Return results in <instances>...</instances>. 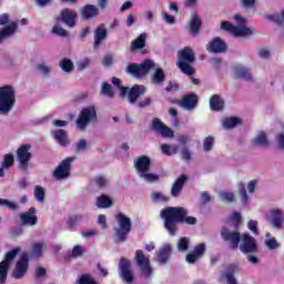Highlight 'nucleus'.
I'll list each match as a JSON object with an SVG mask.
<instances>
[{
  "mask_svg": "<svg viewBox=\"0 0 284 284\" xmlns=\"http://www.w3.org/2000/svg\"><path fill=\"white\" fill-rule=\"evenodd\" d=\"M179 252H187L190 250V239L181 237L178 242Z\"/></svg>",
  "mask_w": 284,
  "mask_h": 284,
  "instance_id": "nucleus-45",
  "label": "nucleus"
},
{
  "mask_svg": "<svg viewBox=\"0 0 284 284\" xmlns=\"http://www.w3.org/2000/svg\"><path fill=\"white\" fill-rule=\"evenodd\" d=\"M206 50L207 52H213V54H223V52H227V43L216 37L209 42Z\"/></svg>",
  "mask_w": 284,
  "mask_h": 284,
  "instance_id": "nucleus-18",
  "label": "nucleus"
},
{
  "mask_svg": "<svg viewBox=\"0 0 284 284\" xmlns=\"http://www.w3.org/2000/svg\"><path fill=\"white\" fill-rule=\"evenodd\" d=\"M59 67L61 68L62 72L70 74V72L74 70V62L68 58H64L60 61Z\"/></svg>",
  "mask_w": 284,
  "mask_h": 284,
  "instance_id": "nucleus-36",
  "label": "nucleus"
},
{
  "mask_svg": "<svg viewBox=\"0 0 284 284\" xmlns=\"http://www.w3.org/2000/svg\"><path fill=\"white\" fill-rule=\"evenodd\" d=\"M115 221L119 225V227L115 229V242L124 243V241H128V234L132 232V220L123 213H118Z\"/></svg>",
  "mask_w": 284,
  "mask_h": 284,
  "instance_id": "nucleus-4",
  "label": "nucleus"
},
{
  "mask_svg": "<svg viewBox=\"0 0 284 284\" xmlns=\"http://www.w3.org/2000/svg\"><path fill=\"white\" fill-rule=\"evenodd\" d=\"M186 182L187 175L182 174L180 178H178L171 187V195L175 199L181 196V193L183 192V187L185 186Z\"/></svg>",
  "mask_w": 284,
  "mask_h": 284,
  "instance_id": "nucleus-23",
  "label": "nucleus"
},
{
  "mask_svg": "<svg viewBox=\"0 0 284 284\" xmlns=\"http://www.w3.org/2000/svg\"><path fill=\"white\" fill-rule=\"evenodd\" d=\"M72 161L74 158H67L60 162V164L53 171V176L57 181H63V179H70V172L72 170Z\"/></svg>",
  "mask_w": 284,
  "mask_h": 284,
  "instance_id": "nucleus-11",
  "label": "nucleus"
},
{
  "mask_svg": "<svg viewBox=\"0 0 284 284\" xmlns=\"http://www.w3.org/2000/svg\"><path fill=\"white\" fill-rule=\"evenodd\" d=\"M148 92V89L144 85L141 84H134L132 88L129 89V98L128 101L131 104L136 103L139 101V97H142V94H145Z\"/></svg>",
  "mask_w": 284,
  "mask_h": 284,
  "instance_id": "nucleus-22",
  "label": "nucleus"
},
{
  "mask_svg": "<svg viewBox=\"0 0 284 284\" xmlns=\"http://www.w3.org/2000/svg\"><path fill=\"white\" fill-rule=\"evenodd\" d=\"M52 32L53 34H58V37H68V31L60 26H54Z\"/></svg>",
  "mask_w": 284,
  "mask_h": 284,
  "instance_id": "nucleus-57",
  "label": "nucleus"
},
{
  "mask_svg": "<svg viewBox=\"0 0 284 284\" xmlns=\"http://www.w3.org/2000/svg\"><path fill=\"white\" fill-rule=\"evenodd\" d=\"M187 214V209L183 206H169L160 212V216L164 221V227L171 236H176V232H179V223L196 225L199 220H196L195 216H189Z\"/></svg>",
  "mask_w": 284,
  "mask_h": 284,
  "instance_id": "nucleus-1",
  "label": "nucleus"
},
{
  "mask_svg": "<svg viewBox=\"0 0 284 284\" xmlns=\"http://www.w3.org/2000/svg\"><path fill=\"white\" fill-rule=\"evenodd\" d=\"M254 145H268L270 142L267 141V135L265 134V132H261L253 141Z\"/></svg>",
  "mask_w": 284,
  "mask_h": 284,
  "instance_id": "nucleus-43",
  "label": "nucleus"
},
{
  "mask_svg": "<svg viewBox=\"0 0 284 284\" xmlns=\"http://www.w3.org/2000/svg\"><path fill=\"white\" fill-rule=\"evenodd\" d=\"M85 150H88V141H85L84 139L79 140L75 143V154L85 152Z\"/></svg>",
  "mask_w": 284,
  "mask_h": 284,
  "instance_id": "nucleus-48",
  "label": "nucleus"
},
{
  "mask_svg": "<svg viewBox=\"0 0 284 284\" xmlns=\"http://www.w3.org/2000/svg\"><path fill=\"white\" fill-rule=\"evenodd\" d=\"M97 206L100 210H106L108 207H112V199L105 194H102L97 199Z\"/></svg>",
  "mask_w": 284,
  "mask_h": 284,
  "instance_id": "nucleus-33",
  "label": "nucleus"
},
{
  "mask_svg": "<svg viewBox=\"0 0 284 284\" xmlns=\"http://www.w3.org/2000/svg\"><path fill=\"white\" fill-rule=\"evenodd\" d=\"M151 199L154 203H168L170 201V197L159 192H153Z\"/></svg>",
  "mask_w": 284,
  "mask_h": 284,
  "instance_id": "nucleus-42",
  "label": "nucleus"
},
{
  "mask_svg": "<svg viewBox=\"0 0 284 284\" xmlns=\"http://www.w3.org/2000/svg\"><path fill=\"white\" fill-rule=\"evenodd\" d=\"M220 236L224 243H229L231 250H239V245H241V232L239 231H230L226 226L222 227L220 232Z\"/></svg>",
  "mask_w": 284,
  "mask_h": 284,
  "instance_id": "nucleus-10",
  "label": "nucleus"
},
{
  "mask_svg": "<svg viewBox=\"0 0 284 284\" xmlns=\"http://www.w3.org/2000/svg\"><path fill=\"white\" fill-rule=\"evenodd\" d=\"M54 141L59 143L62 148H68L70 145V140L68 139V131L63 129H58L51 132Z\"/></svg>",
  "mask_w": 284,
  "mask_h": 284,
  "instance_id": "nucleus-24",
  "label": "nucleus"
},
{
  "mask_svg": "<svg viewBox=\"0 0 284 284\" xmlns=\"http://www.w3.org/2000/svg\"><path fill=\"white\" fill-rule=\"evenodd\" d=\"M151 128L154 132L162 135L163 139L174 138V131L170 126L165 125V123H163L159 118H154L152 120Z\"/></svg>",
  "mask_w": 284,
  "mask_h": 284,
  "instance_id": "nucleus-16",
  "label": "nucleus"
},
{
  "mask_svg": "<svg viewBox=\"0 0 284 284\" xmlns=\"http://www.w3.org/2000/svg\"><path fill=\"white\" fill-rule=\"evenodd\" d=\"M172 254V245L164 244L160 247L159 252L156 253L158 262L160 265H165L170 261V255Z\"/></svg>",
  "mask_w": 284,
  "mask_h": 284,
  "instance_id": "nucleus-26",
  "label": "nucleus"
},
{
  "mask_svg": "<svg viewBox=\"0 0 284 284\" xmlns=\"http://www.w3.org/2000/svg\"><path fill=\"white\" fill-rule=\"evenodd\" d=\"M241 123V119L239 118H227L224 121V128H236Z\"/></svg>",
  "mask_w": 284,
  "mask_h": 284,
  "instance_id": "nucleus-51",
  "label": "nucleus"
},
{
  "mask_svg": "<svg viewBox=\"0 0 284 284\" xmlns=\"http://www.w3.org/2000/svg\"><path fill=\"white\" fill-rule=\"evenodd\" d=\"M242 243L240 244V251L242 254H256L258 252V244L250 233L242 234Z\"/></svg>",
  "mask_w": 284,
  "mask_h": 284,
  "instance_id": "nucleus-12",
  "label": "nucleus"
},
{
  "mask_svg": "<svg viewBox=\"0 0 284 284\" xmlns=\"http://www.w3.org/2000/svg\"><path fill=\"white\" fill-rule=\"evenodd\" d=\"M32 254L38 258L43 255V243L37 242L32 245Z\"/></svg>",
  "mask_w": 284,
  "mask_h": 284,
  "instance_id": "nucleus-47",
  "label": "nucleus"
},
{
  "mask_svg": "<svg viewBox=\"0 0 284 284\" xmlns=\"http://www.w3.org/2000/svg\"><path fill=\"white\" fill-rule=\"evenodd\" d=\"M248 230H251L255 235H258V222L256 220H250L247 223Z\"/></svg>",
  "mask_w": 284,
  "mask_h": 284,
  "instance_id": "nucleus-58",
  "label": "nucleus"
},
{
  "mask_svg": "<svg viewBox=\"0 0 284 284\" xmlns=\"http://www.w3.org/2000/svg\"><path fill=\"white\" fill-rule=\"evenodd\" d=\"M205 251H206L205 244H204V243H200V244H197V245L194 246V248H193L192 252H193L197 257L202 258V256L205 254Z\"/></svg>",
  "mask_w": 284,
  "mask_h": 284,
  "instance_id": "nucleus-49",
  "label": "nucleus"
},
{
  "mask_svg": "<svg viewBox=\"0 0 284 284\" xmlns=\"http://www.w3.org/2000/svg\"><path fill=\"white\" fill-rule=\"evenodd\" d=\"M163 81H165V72H163V69L159 68L151 77V83L159 85L160 83H163Z\"/></svg>",
  "mask_w": 284,
  "mask_h": 284,
  "instance_id": "nucleus-35",
  "label": "nucleus"
},
{
  "mask_svg": "<svg viewBox=\"0 0 284 284\" xmlns=\"http://www.w3.org/2000/svg\"><path fill=\"white\" fill-rule=\"evenodd\" d=\"M227 272L224 274V278H226L227 284H239L236 282V277H234V273L236 272V266L234 264H231L227 266Z\"/></svg>",
  "mask_w": 284,
  "mask_h": 284,
  "instance_id": "nucleus-34",
  "label": "nucleus"
},
{
  "mask_svg": "<svg viewBox=\"0 0 284 284\" xmlns=\"http://www.w3.org/2000/svg\"><path fill=\"white\" fill-rule=\"evenodd\" d=\"M221 196L223 201H226V203H234L235 201V195L232 192H223Z\"/></svg>",
  "mask_w": 284,
  "mask_h": 284,
  "instance_id": "nucleus-59",
  "label": "nucleus"
},
{
  "mask_svg": "<svg viewBox=\"0 0 284 284\" xmlns=\"http://www.w3.org/2000/svg\"><path fill=\"white\" fill-rule=\"evenodd\" d=\"M171 103L184 108V110H194L199 105V95L189 93L182 100H172Z\"/></svg>",
  "mask_w": 284,
  "mask_h": 284,
  "instance_id": "nucleus-15",
  "label": "nucleus"
},
{
  "mask_svg": "<svg viewBox=\"0 0 284 284\" xmlns=\"http://www.w3.org/2000/svg\"><path fill=\"white\" fill-rule=\"evenodd\" d=\"M251 34H254V31L247 27H236L233 31V37H250Z\"/></svg>",
  "mask_w": 284,
  "mask_h": 284,
  "instance_id": "nucleus-37",
  "label": "nucleus"
},
{
  "mask_svg": "<svg viewBox=\"0 0 284 284\" xmlns=\"http://www.w3.org/2000/svg\"><path fill=\"white\" fill-rule=\"evenodd\" d=\"M93 39V50H99V48H101V43L108 39V29L103 23L95 28Z\"/></svg>",
  "mask_w": 284,
  "mask_h": 284,
  "instance_id": "nucleus-19",
  "label": "nucleus"
},
{
  "mask_svg": "<svg viewBox=\"0 0 284 284\" xmlns=\"http://www.w3.org/2000/svg\"><path fill=\"white\" fill-rule=\"evenodd\" d=\"M81 219H83V215H71L67 221V225L69 227H74V225H77Z\"/></svg>",
  "mask_w": 284,
  "mask_h": 284,
  "instance_id": "nucleus-53",
  "label": "nucleus"
},
{
  "mask_svg": "<svg viewBox=\"0 0 284 284\" xmlns=\"http://www.w3.org/2000/svg\"><path fill=\"white\" fill-rule=\"evenodd\" d=\"M210 108L213 112H221L225 108V101L219 94H213L210 99Z\"/></svg>",
  "mask_w": 284,
  "mask_h": 284,
  "instance_id": "nucleus-28",
  "label": "nucleus"
},
{
  "mask_svg": "<svg viewBox=\"0 0 284 284\" xmlns=\"http://www.w3.org/2000/svg\"><path fill=\"white\" fill-rule=\"evenodd\" d=\"M142 179L146 180L149 183H154L156 181H159V175L158 174H154V173H148V172H144L140 175Z\"/></svg>",
  "mask_w": 284,
  "mask_h": 284,
  "instance_id": "nucleus-52",
  "label": "nucleus"
},
{
  "mask_svg": "<svg viewBox=\"0 0 284 284\" xmlns=\"http://www.w3.org/2000/svg\"><path fill=\"white\" fill-rule=\"evenodd\" d=\"M101 92L102 94H104V97H109V99H114V90H112V85H110V83L103 82Z\"/></svg>",
  "mask_w": 284,
  "mask_h": 284,
  "instance_id": "nucleus-44",
  "label": "nucleus"
},
{
  "mask_svg": "<svg viewBox=\"0 0 284 284\" xmlns=\"http://www.w3.org/2000/svg\"><path fill=\"white\" fill-rule=\"evenodd\" d=\"M30 263V255L28 253H23L19 261L16 263V268L13 271V278H23L28 273V267Z\"/></svg>",
  "mask_w": 284,
  "mask_h": 284,
  "instance_id": "nucleus-14",
  "label": "nucleus"
},
{
  "mask_svg": "<svg viewBox=\"0 0 284 284\" xmlns=\"http://www.w3.org/2000/svg\"><path fill=\"white\" fill-rule=\"evenodd\" d=\"M190 26V32L193 34V37H196L201 32V28L203 26V21L196 13H194L191 18V21L189 22Z\"/></svg>",
  "mask_w": 284,
  "mask_h": 284,
  "instance_id": "nucleus-29",
  "label": "nucleus"
},
{
  "mask_svg": "<svg viewBox=\"0 0 284 284\" xmlns=\"http://www.w3.org/2000/svg\"><path fill=\"white\" fill-rule=\"evenodd\" d=\"M234 20L236 21V23L239 26L237 28H243L247 23V20L245 18L241 17L240 14H235Z\"/></svg>",
  "mask_w": 284,
  "mask_h": 284,
  "instance_id": "nucleus-61",
  "label": "nucleus"
},
{
  "mask_svg": "<svg viewBox=\"0 0 284 284\" xmlns=\"http://www.w3.org/2000/svg\"><path fill=\"white\" fill-rule=\"evenodd\" d=\"M34 199L38 201V203H44L45 202V189L41 185L34 186Z\"/></svg>",
  "mask_w": 284,
  "mask_h": 284,
  "instance_id": "nucleus-38",
  "label": "nucleus"
},
{
  "mask_svg": "<svg viewBox=\"0 0 284 284\" xmlns=\"http://www.w3.org/2000/svg\"><path fill=\"white\" fill-rule=\"evenodd\" d=\"M99 17V9L94 4H87L81 9V18L84 21H90V19H94Z\"/></svg>",
  "mask_w": 284,
  "mask_h": 284,
  "instance_id": "nucleus-25",
  "label": "nucleus"
},
{
  "mask_svg": "<svg viewBox=\"0 0 284 284\" xmlns=\"http://www.w3.org/2000/svg\"><path fill=\"white\" fill-rule=\"evenodd\" d=\"M239 192H240V196L243 205H247L250 201V196L247 195V190L245 189V185L240 184Z\"/></svg>",
  "mask_w": 284,
  "mask_h": 284,
  "instance_id": "nucleus-46",
  "label": "nucleus"
},
{
  "mask_svg": "<svg viewBox=\"0 0 284 284\" xmlns=\"http://www.w3.org/2000/svg\"><path fill=\"white\" fill-rule=\"evenodd\" d=\"M151 165L152 162L148 155H141L134 161V168L140 176L145 174V172H150Z\"/></svg>",
  "mask_w": 284,
  "mask_h": 284,
  "instance_id": "nucleus-21",
  "label": "nucleus"
},
{
  "mask_svg": "<svg viewBox=\"0 0 284 284\" xmlns=\"http://www.w3.org/2000/svg\"><path fill=\"white\" fill-rule=\"evenodd\" d=\"M95 184L98 187H105V185H108V180L103 176H99L95 179Z\"/></svg>",
  "mask_w": 284,
  "mask_h": 284,
  "instance_id": "nucleus-62",
  "label": "nucleus"
},
{
  "mask_svg": "<svg viewBox=\"0 0 284 284\" xmlns=\"http://www.w3.org/2000/svg\"><path fill=\"white\" fill-rule=\"evenodd\" d=\"M265 245L266 247H268V250H276L277 247H280L281 244H278L276 237H272L265 241Z\"/></svg>",
  "mask_w": 284,
  "mask_h": 284,
  "instance_id": "nucleus-55",
  "label": "nucleus"
},
{
  "mask_svg": "<svg viewBox=\"0 0 284 284\" xmlns=\"http://www.w3.org/2000/svg\"><path fill=\"white\" fill-rule=\"evenodd\" d=\"M84 252L85 251L83 250V246L77 245L72 248V256L77 258L79 256H82Z\"/></svg>",
  "mask_w": 284,
  "mask_h": 284,
  "instance_id": "nucleus-60",
  "label": "nucleus"
},
{
  "mask_svg": "<svg viewBox=\"0 0 284 284\" xmlns=\"http://www.w3.org/2000/svg\"><path fill=\"white\" fill-rule=\"evenodd\" d=\"M17 103V93L12 85L0 87V112L1 114H8Z\"/></svg>",
  "mask_w": 284,
  "mask_h": 284,
  "instance_id": "nucleus-3",
  "label": "nucleus"
},
{
  "mask_svg": "<svg viewBox=\"0 0 284 284\" xmlns=\"http://www.w3.org/2000/svg\"><path fill=\"white\" fill-rule=\"evenodd\" d=\"M199 258L201 257H197L193 251L186 255L187 263H195Z\"/></svg>",
  "mask_w": 284,
  "mask_h": 284,
  "instance_id": "nucleus-63",
  "label": "nucleus"
},
{
  "mask_svg": "<svg viewBox=\"0 0 284 284\" xmlns=\"http://www.w3.org/2000/svg\"><path fill=\"white\" fill-rule=\"evenodd\" d=\"M234 72L237 79H244V81H252V73L247 68L239 64L234 67Z\"/></svg>",
  "mask_w": 284,
  "mask_h": 284,
  "instance_id": "nucleus-32",
  "label": "nucleus"
},
{
  "mask_svg": "<svg viewBox=\"0 0 284 284\" xmlns=\"http://www.w3.org/2000/svg\"><path fill=\"white\" fill-rule=\"evenodd\" d=\"M154 62L152 60H144L142 63H129L126 67V74H131L135 79H143L146 77L150 70L154 68Z\"/></svg>",
  "mask_w": 284,
  "mask_h": 284,
  "instance_id": "nucleus-5",
  "label": "nucleus"
},
{
  "mask_svg": "<svg viewBox=\"0 0 284 284\" xmlns=\"http://www.w3.org/2000/svg\"><path fill=\"white\" fill-rule=\"evenodd\" d=\"M88 65H90V59H88V58L78 63L79 70H85V68H88Z\"/></svg>",
  "mask_w": 284,
  "mask_h": 284,
  "instance_id": "nucleus-64",
  "label": "nucleus"
},
{
  "mask_svg": "<svg viewBox=\"0 0 284 284\" xmlns=\"http://www.w3.org/2000/svg\"><path fill=\"white\" fill-rule=\"evenodd\" d=\"M17 22H11L9 26H4L0 29V43H3L6 39H9V37H12L14 32H17Z\"/></svg>",
  "mask_w": 284,
  "mask_h": 284,
  "instance_id": "nucleus-27",
  "label": "nucleus"
},
{
  "mask_svg": "<svg viewBox=\"0 0 284 284\" xmlns=\"http://www.w3.org/2000/svg\"><path fill=\"white\" fill-rule=\"evenodd\" d=\"M0 165H2V168H7V170H10V168L14 165V155L12 153L4 154Z\"/></svg>",
  "mask_w": 284,
  "mask_h": 284,
  "instance_id": "nucleus-40",
  "label": "nucleus"
},
{
  "mask_svg": "<svg viewBox=\"0 0 284 284\" xmlns=\"http://www.w3.org/2000/svg\"><path fill=\"white\" fill-rule=\"evenodd\" d=\"M37 209L31 206L29 211L22 213L20 215L21 225H29L30 227L37 225L39 223V217H37Z\"/></svg>",
  "mask_w": 284,
  "mask_h": 284,
  "instance_id": "nucleus-20",
  "label": "nucleus"
},
{
  "mask_svg": "<svg viewBox=\"0 0 284 284\" xmlns=\"http://www.w3.org/2000/svg\"><path fill=\"white\" fill-rule=\"evenodd\" d=\"M120 277L124 283L132 284L134 283V273H132V262L126 257L120 258L119 263Z\"/></svg>",
  "mask_w": 284,
  "mask_h": 284,
  "instance_id": "nucleus-13",
  "label": "nucleus"
},
{
  "mask_svg": "<svg viewBox=\"0 0 284 284\" xmlns=\"http://www.w3.org/2000/svg\"><path fill=\"white\" fill-rule=\"evenodd\" d=\"M58 21H62V23H65L69 28H74V26H77V11L70 8L62 9Z\"/></svg>",
  "mask_w": 284,
  "mask_h": 284,
  "instance_id": "nucleus-17",
  "label": "nucleus"
},
{
  "mask_svg": "<svg viewBox=\"0 0 284 284\" xmlns=\"http://www.w3.org/2000/svg\"><path fill=\"white\" fill-rule=\"evenodd\" d=\"M178 59L176 68L183 72V74H186V77H192V74H196V69L192 67L190 63H194L196 61V55L194 54V51L190 47H185L182 50L178 52Z\"/></svg>",
  "mask_w": 284,
  "mask_h": 284,
  "instance_id": "nucleus-2",
  "label": "nucleus"
},
{
  "mask_svg": "<svg viewBox=\"0 0 284 284\" xmlns=\"http://www.w3.org/2000/svg\"><path fill=\"white\" fill-rule=\"evenodd\" d=\"M234 28H236V26L232 24V22L223 21L221 23V30H225L226 32H231V34H234Z\"/></svg>",
  "mask_w": 284,
  "mask_h": 284,
  "instance_id": "nucleus-56",
  "label": "nucleus"
},
{
  "mask_svg": "<svg viewBox=\"0 0 284 284\" xmlns=\"http://www.w3.org/2000/svg\"><path fill=\"white\" fill-rule=\"evenodd\" d=\"M148 39V33H141L135 40L131 42V52H138V50H143L145 48Z\"/></svg>",
  "mask_w": 284,
  "mask_h": 284,
  "instance_id": "nucleus-31",
  "label": "nucleus"
},
{
  "mask_svg": "<svg viewBox=\"0 0 284 284\" xmlns=\"http://www.w3.org/2000/svg\"><path fill=\"white\" fill-rule=\"evenodd\" d=\"M21 252V247L17 246L16 248L9 251L4 255V260L0 263V283L4 284L8 281V270H10V264L14 258H17V254Z\"/></svg>",
  "mask_w": 284,
  "mask_h": 284,
  "instance_id": "nucleus-8",
  "label": "nucleus"
},
{
  "mask_svg": "<svg viewBox=\"0 0 284 284\" xmlns=\"http://www.w3.org/2000/svg\"><path fill=\"white\" fill-rule=\"evenodd\" d=\"M271 223L273 227H276V230H282L283 227V212L278 209H274L271 211Z\"/></svg>",
  "mask_w": 284,
  "mask_h": 284,
  "instance_id": "nucleus-30",
  "label": "nucleus"
},
{
  "mask_svg": "<svg viewBox=\"0 0 284 284\" xmlns=\"http://www.w3.org/2000/svg\"><path fill=\"white\" fill-rule=\"evenodd\" d=\"M77 284H98L97 280L92 277V275L85 273L79 276V278L75 281Z\"/></svg>",
  "mask_w": 284,
  "mask_h": 284,
  "instance_id": "nucleus-39",
  "label": "nucleus"
},
{
  "mask_svg": "<svg viewBox=\"0 0 284 284\" xmlns=\"http://www.w3.org/2000/svg\"><path fill=\"white\" fill-rule=\"evenodd\" d=\"M0 206L9 207V210H13V211L18 210L19 207L17 204H14V202H11L9 200L1 199V197H0Z\"/></svg>",
  "mask_w": 284,
  "mask_h": 284,
  "instance_id": "nucleus-54",
  "label": "nucleus"
},
{
  "mask_svg": "<svg viewBox=\"0 0 284 284\" xmlns=\"http://www.w3.org/2000/svg\"><path fill=\"white\" fill-rule=\"evenodd\" d=\"M134 261L140 267L141 276L143 278H150L152 276V264L150 263V257L143 253V250L135 251Z\"/></svg>",
  "mask_w": 284,
  "mask_h": 284,
  "instance_id": "nucleus-9",
  "label": "nucleus"
},
{
  "mask_svg": "<svg viewBox=\"0 0 284 284\" xmlns=\"http://www.w3.org/2000/svg\"><path fill=\"white\" fill-rule=\"evenodd\" d=\"M202 148L204 152H212V149L214 148V136H206L203 141Z\"/></svg>",
  "mask_w": 284,
  "mask_h": 284,
  "instance_id": "nucleus-41",
  "label": "nucleus"
},
{
  "mask_svg": "<svg viewBox=\"0 0 284 284\" xmlns=\"http://www.w3.org/2000/svg\"><path fill=\"white\" fill-rule=\"evenodd\" d=\"M32 150L31 144H22L20 148H18L16 154L17 160L19 162V170L22 172H28L30 168V161H32V153L30 152Z\"/></svg>",
  "mask_w": 284,
  "mask_h": 284,
  "instance_id": "nucleus-6",
  "label": "nucleus"
},
{
  "mask_svg": "<svg viewBox=\"0 0 284 284\" xmlns=\"http://www.w3.org/2000/svg\"><path fill=\"white\" fill-rule=\"evenodd\" d=\"M162 154L166 156H172V154H176V146L172 148L169 144L161 145Z\"/></svg>",
  "mask_w": 284,
  "mask_h": 284,
  "instance_id": "nucleus-50",
  "label": "nucleus"
},
{
  "mask_svg": "<svg viewBox=\"0 0 284 284\" xmlns=\"http://www.w3.org/2000/svg\"><path fill=\"white\" fill-rule=\"evenodd\" d=\"M91 121H97V108L94 105L83 108L80 111L75 125L79 130H85Z\"/></svg>",
  "mask_w": 284,
  "mask_h": 284,
  "instance_id": "nucleus-7",
  "label": "nucleus"
}]
</instances>
